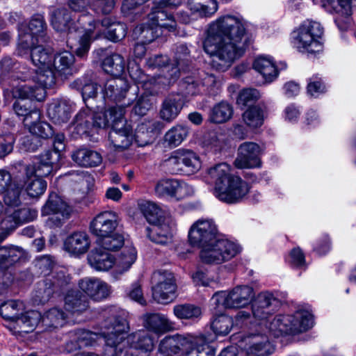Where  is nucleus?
Here are the masks:
<instances>
[{"label":"nucleus","mask_w":356,"mask_h":356,"mask_svg":"<svg viewBox=\"0 0 356 356\" xmlns=\"http://www.w3.org/2000/svg\"><path fill=\"white\" fill-rule=\"evenodd\" d=\"M208 175L215 184V194L218 192V186H225L234 177L230 175V167L226 163H219L209 168Z\"/></svg>","instance_id":"obj_36"},{"label":"nucleus","mask_w":356,"mask_h":356,"mask_svg":"<svg viewBox=\"0 0 356 356\" xmlns=\"http://www.w3.org/2000/svg\"><path fill=\"white\" fill-rule=\"evenodd\" d=\"M22 304L17 300H8L0 306V315L5 319L17 322L19 312L22 310Z\"/></svg>","instance_id":"obj_61"},{"label":"nucleus","mask_w":356,"mask_h":356,"mask_svg":"<svg viewBox=\"0 0 356 356\" xmlns=\"http://www.w3.org/2000/svg\"><path fill=\"white\" fill-rule=\"evenodd\" d=\"M134 33L136 35H138L141 42L148 44L152 42L161 33H159L158 29L149 22L148 24L137 26L134 30Z\"/></svg>","instance_id":"obj_63"},{"label":"nucleus","mask_w":356,"mask_h":356,"mask_svg":"<svg viewBox=\"0 0 356 356\" xmlns=\"http://www.w3.org/2000/svg\"><path fill=\"white\" fill-rule=\"evenodd\" d=\"M24 187V182L15 177L13 184L5 190L4 202L6 204L17 207L20 204V194Z\"/></svg>","instance_id":"obj_54"},{"label":"nucleus","mask_w":356,"mask_h":356,"mask_svg":"<svg viewBox=\"0 0 356 356\" xmlns=\"http://www.w3.org/2000/svg\"><path fill=\"white\" fill-rule=\"evenodd\" d=\"M88 261L90 266L98 271L108 270L115 263L114 257L99 247L90 252L88 255Z\"/></svg>","instance_id":"obj_32"},{"label":"nucleus","mask_w":356,"mask_h":356,"mask_svg":"<svg viewBox=\"0 0 356 356\" xmlns=\"http://www.w3.org/2000/svg\"><path fill=\"white\" fill-rule=\"evenodd\" d=\"M184 100L180 94H170L163 101L159 111L160 118L165 122H172L180 113Z\"/></svg>","instance_id":"obj_22"},{"label":"nucleus","mask_w":356,"mask_h":356,"mask_svg":"<svg viewBox=\"0 0 356 356\" xmlns=\"http://www.w3.org/2000/svg\"><path fill=\"white\" fill-rule=\"evenodd\" d=\"M274 349L266 335H253L245 351L248 356H268Z\"/></svg>","instance_id":"obj_30"},{"label":"nucleus","mask_w":356,"mask_h":356,"mask_svg":"<svg viewBox=\"0 0 356 356\" xmlns=\"http://www.w3.org/2000/svg\"><path fill=\"white\" fill-rule=\"evenodd\" d=\"M93 114L89 110L79 111L73 120L74 129L79 136L88 134L93 127Z\"/></svg>","instance_id":"obj_46"},{"label":"nucleus","mask_w":356,"mask_h":356,"mask_svg":"<svg viewBox=\"0 0 356 356\" xmlns=\"http://www.w3.org/2000/svg\"><path fill=\"white\" fill-rule=\"evenodd\" d=\"M293 318V334L305 332L313 325V318L311 314L307 312H297Z\"/></svg>","instance_id":"obj_56"},{"label":"nucleus","mask_w":356,"mask_h":356,"mask_svg":"<svg viewBox=\"0 0 356 356\" xmlns=\"http://www.w3.org/2000/svg\"><path fill=\"white\" fill-rule=\"evenodd\" d=\"M83 26L86 25L92 26L97 30L98 35H105V37L113 42H118L122 40L127 33L126 26L122 23L114 22L111 17H104L101 22L94 20L88 14L82 15L78 19Z\"/></svg>","instance_id":"obj_7"},{"label":"nucleus","mask_w":356,"mask_h":356,"mask_svg":"<svg viewBox=\"0 0 356 356\" xmlns=\"http://www.w3.org/2000/svg\"><path fill=\"white\" fill-rule=\"evenodd\" d=\"M188 129L182 124H177L168 130L164 136V141L170 147L179 146L188 136Z\"/></svg>","instance_id":"obj_50"},{"label":"nucleus","mask_w":356,"mask_h":356,"mask_svg":"<svg viewBox=\"0 0 356 356\" xmlns=\"http://www.w3.org/2000/svg\"><path fill=\"white\" fill-rule=\"evenodd\" d=\"M57 76H58L57 72L52 67H40L36 75L38 87H42L44 90L45 88H51L56 83Z\"/></svg>","instance_id":"obj_64"},{"label":"nucleus","mask_w":356,"mask_h":356,"mask_svg":"<svg viewBox=\"0 0 356 356\" xmlns=\"http://www.w3.org/2000/svg\"><path fill=\"white\" fill-rule=\"evenodd\" d=\"M71 158L76 164L83 167H95L102 161L101 154L87 147H80L72 152Z\"/></svg>","instance_id":"obj_31"},{"label":"nucleus","mask_w":356,"mask_h":356,"mask_svg":"<svg viewBox=\"0 0 356 356\" xmlns=\"http://www.w3.org/2000/svg\"><path fill=\"white\" fill-rule=\"evenodd\" d=\"M22 181L24 182L26 191L31 197H39L46 191L47 182L40 177L34 175L33 177L28 178L24 174V177Z\"/></svg>","instance_id":"obj_51"},{"label":"nucleus","mask_w":356,"mask_h":356,"mask_svg":"<svg viewBox=\"0 0 356 356\" xmlns=\"http://www.w3.org/2000/svg\"><path fill=\"white\" fill-rule=\"evenodd\" d=\"M106 332H104L106 343L102 356H119L126 348L123 342V333L129 330L126 318L122 316H113L104 322Z\"/></svg>","instance_id":"obj_2"},{"label":"nucleus","mask_w":356,"mask_h":356,"mask_svg":"<svg viewBox=\"0 0 356 356\" xmlns=\"http://www.w3.org/2000/svg\"><path fill=\"white\" fill-rule=\"evenodd\" d=\"M293 318L291 315L275 316L268 325L269 330L275 336L293 334Z\"/></svg>","instance_id":"obj_47"},{"label":"nucleus","mask_w":356,"mask_h":356,"mask_svg":"<svg viewBox=\"0 0 356 356\" xmlns=\"http://www.w3.org/2000/svg\"><path fill=\"white\" fill-rule=\"evenodd\" d=\"M218 237L216 225L209 220L197 221L192 225L188 233L191 243L201 247Z\"/></svg>","instance_id":"obj_12"},{"label":"nucleus","mask_w":356,"mask_h":356,"mask_svg":"<svg viewBox=\"0 0 356 356\" xmlns=\"http://www.w3.org/2000/svg\"><path fill=\"white\" fill-rule=\"evenodd\" d=\"M254 293L249 286H237L229 292H216L211 298V301L216 306L222 305L225 308L238 309L249 305Z\"/></svg>","instance_id":"obj_6"},{"label":"nucleus","mask_w":356,"mask_h":356,"mask_svg":"<svg viewBox=\"0 0 356 356\" xmlns=\"http://www.w3.org/2000/svg\"><path fill=\"white\" fill-rule=\"evenodd\" d=\"M41 42H36V37L26 29V26H22L19 31L17 44V54L20 56L26 55L32 51L36 45Z\"/></svg>","instance_id":"obj_48"},{"label":"nucleus","mask_w":356,"mask_h":356,"mask_svg":"<svg viewBox=\"0 0 356 356\" xmlns=\"http://www.w3.org/2000/svg\"><path fill=\"white\" fill-rule=\"evenodd\" d=\"M295 33V44L300 51L314 54L323 50V44L319 39L323 34V28L320 23L304 22Z\"/></svg>","instance_id":"obj_4"},{"label":"nucleus","mask_w":356,"mask_h":356,"mask_svg":"<svg viewBox=\"0 0 356 356\" xmlns=\"http://www.w3.org/2000/svg\"><path fill=\"white\" fill-rule=\"evenodd\" d=\"M164 129V124L159 120H145L139 124L135 131L134 138L138 146L152 143Z\"/></svg>","instance_id":"obj_16"},{"label":"nucleus","mask_w":356,"mask_h":356,"mask_svg":"<svg viewBox=\"0 0 356 356\" xmlns=\"http://www.w3.org/2000/svg\"><path fill=\"white\" fill-rule=\"evenodd\" d=\"M250 42L243 19L227 15L209 25L203 48L212 57V67L225 72L244 54Z\"/></svg>","instance_id":"obj_1"},{"label":"nucleus","mask_w":356,"mask_h":356,"mask_svg":"<svg viewBox=\"0 0 356 356\" xmlns=\"http://www.w3.org/2000/svg\"><path fill=\"white\" fill-rule=\"evenodd\" d=\"M119 222L118 215L113 211H104L97 214L90 222L91 233L99 238L113 233Z\"/></svg>","instance_id":"obj_15"},{"label":"nucleus","mask_w":356,"mask_h":356,"mask_svg":"<svg viewBox=\"0 0 356 356\" xmlns=\"http://www.w3.org/2000/svg\"><path fill=\"white\" fill-rule=\"evenodd\" d=\"M51 279H47L45 288H40L37 296L41 302L47 301L54 292V288H61L67 285L70 280L69 275L64 268H56L51 272Z\"/></svg>","instance_id":"obj_18"},{"label":"nucleus","mask_w":356,"mask_h":356,"mask_svg":"<svg viewBox=\"0 0 356 356\" xmlns=\"http://www.w3.org/2000/svg\"><path fill=\"white\" fill-rule=\"evenodd\" d=\"M330 12L333 13L334 22L340 31H346L350 26L351 8L349 0H327Z\"/></svg>","instance_id":"obj_19"},{"label":"nucleus","mask_w":356,"mask_h":356,"mask_svg":"<svg viewBox=\"0 0 356 356\" xmlns=\"http://www.w3.org/2000/svg\"><path fill=\"white\" fill-rule=\"evenodd\" d=\"M42 212L43 215H60L63 220L70 218L72 208L59 195L55 193L49 195V198L43 206Z\"/></svg>","instance_id":"obj_26"},{"label":"nucleus","mask_w":356,"mask_h":356,"mask_svg":"<svg viewBox=\"0 0 356 356\" xmlns=\"http://www.w3.org/2000/svg\"><path fill=\"white\" fill-rule=\"evenodd\" d=\"M242 118L247 126L252 129L257 128L264 123V111L258 106L250 107L243 113Z\"/></svg>","instance_id":"obj_60"},{"label":"nucleus","mask_w":356,"mask_h":356,"mask_svg":"<svg viewBox=\"0 0 356 356\" xmlns=\"http://www.w3.org/2000/svg\"><path fill=\"white\" fill-rule=\"evenodd\" d=\"M261 148L253 142H245L240 145L238 155L234 164L237 168H252L260 166Z\"/></svg>","instance_id":"obj_14"},{"label":"nucleus","mask_w":356,"mask_h":356,"mask_svg":"<svg viewBox=\"0 0 356 356\" xmlns=\"http://www.w3.org/2000/svg\"><path fill=\"white\" fill-rule=\"evenodd\" d=\"M281 302L272 293L262 291L254 298L252 304V313L259 321L268 319L280 307Z\"/></svg>","instance_id":"obj_11"},{"label":"nucleus","mask_w":356,"mask_h":356,"mask_svg":"<svg viewBox=\"0 0 356 356\" xmlns=\"http://www.w3.org/2000/svg\"><path fill=\"white\" fill-rule=\"evenodd\" d=\"M88 304L87 297L79 291H69L65 298V307L72 314H80L86 311Z\"/></svg>","instance_id":"obj_37"},{"label":"nucleus","mask_w":356,"mask_h":356,"mask_svg":"<svg viewBox=\"0 0 356 356\" xmlns=\"http://www.w3.org/2000/svg\"><path fill=\"white\" fill-rule=\"evenodd\" d=\"M60 159L57 153H51L50 149L46 150L35 157L32 164L25 167V175L28 178L34 175L40 177L51 175L59 168Z\"/></svg>","instance_id":"obj_9"},{"label":"nucleus","mask_w":356,"mask_h":356,"mask_svg":"<svg viewBox=\"0 0 356 356\" xmlns=\"http://www.w3.org/2000/svg\"><path fill=\"white\" fill-rule=\"evenodd\" d=\"M72 106V103L66 99L54 100L48 106V116L54 124H65L71 118Z\"/></svg>","instance_id":"obj_21"},{"label":"nucleus","mask_w":356,"mask_h":356,"mask_svg":"<svg viewBox=\"0 0 356 356\" xmlns=\"http://www.w3.org/2000/svg\"><path fill=\"white\" fill-rule=\"evenodd\" d=\"M103 70L114 76H120L124 70L125 62L123 57L118 54L107 56L102 63Z\"/></svg>","instance_id":"obj_49"},{"label":"nucleus","mask_w":356,"mask_h":356,"mask_svg":"<svg viewBox=\"0 0 356 356\" xmlns=\"http://www.w3.org/2000/svg\"><path fill=\"white\" fill-rule=\"evenodd\" d=\"M212 330L218 335H227L233 327V319L227 315L215 316L211 324Z\"/></svg>","instance_id":"obj_62"},{"label":"nucleus","mask_w":356,"mask_h":356,"mask_svg":"<svg viewBox=\"0 0 356 356\" xmlns=\"http://www.w3.org/2000/svg\"><path fill=\"white\" fill-rule=\"evenodd\" d=\"M155 192L159 196H168L181 200L191 195L194 191L192 186L184 181L175 179H165L156 184Z\"/></svg>","instance_id":"obj_13"},{"label":"nucleus","mask_w":356,"mask_h":356,"mask_svg":"<svg viewBox=\"0 0 356 356\" xmlns=\"http://www.w3.org/2000/svg\"><path fill=\"white\" fill-rule=\"evenodd\" d=\"M13 109L18 116L24 117L23 122L24 126L33 120L38 121L40 120V112L35 107H28L26 104L21 102H16L13 104Z\"/></svg>","instance_id":"obj_57"},{"label":"nucleus","mask_w":356,"mask_h":356,"mask_svg":"<svg viewBox=\"0 0 356 356\" xmlns=\"http://www.w3.org/2000/svg\"><path fill=\"white\" fill-rule=\"evenodd\" d=\"M181 3V0H161L152 8L148 15L149 22L158 29H164L168 31H174L177 28V22L174 17L167 13L165 9L175 8Z\"/></svg>","instance_id":"obj_8"},{"label":"nucleus","mask_w":356,"mask_h":356,"mask_svg":"<svg viewBox=\"0 0 356 356\" xmlns=\"http://www.w3.org/2000/svg\"><path fill=\"white\" fill-rule=\"evenodd\" d=\"M40 321H42V318L39 312L29 311L17 318L15 328L18 332L29 333L35 329Z\"/></svg>","instance_id":"obj_41"},{"label":"nucleus","mask_w":356,"mask_h":356,"mask_svg":"<svg viewBox=\"0 0 356 356\" xmlns=\"http://www.w3.org/2000/svg\"><path fill=\"white\" fill-rule=\"evenodd\" d=\"M123 333V342L125 348L131 346L151 353L154 350V343L153 337L145 330H139L125 337Z\"/></svg>","instance_id":"obj_25"},{"label":"nucleus","mask_w":356,"mask_h":356,"mask_svg":"<svg viewBox=\"0 0 356 356\" xmlns=\"http://www.w3.org/2000/svg\"><path fill=\"white\" fill-rule=\"evenodd\" d=\"M173 314L178 319L194 321L201 316L202 310L193 304H179L174 307Z\"/></svg>","instance_id":"obj_55"},{"label":"nucleus","mask_w":356,"mask_h":356,"mask_svg":"<svg viewBox=\"0 0 356 356\" xmlns=\"http://www.w3.org/2000/svg\"><path fill=\"white\" fill-rule=\"evenodd\" d=\"M147 236L151 241L158 244H167L172 241V234L169 226L159 223L151 227H147Z\"/></svg>","instance_id":"obj_44"},{"label":"nucleus","mask_w":356,"mask_h":356,"mask_svg":"<svg viewBox=\"0 0 356 356\" xmlns=\"http://www.w3.org/2000/svg\"><path fill=\"white\" fill-rule=\"evenodd\" d=\"M74 56L68 51L58 52L53 56L51 67L61 78L66 79L74 72Z\"/></svg>","instance_id":"obj_28"},{"label":"nucleus","mask_w":356,"mask_h":356,"mask_svg":"<svg viewBox=\"0 0 356 356\" xmlns=\"http://www.w3.org/2000/svg\"><path fill=\"white\" fill-rule=\"evenodd\" d=\"M253 68L263 76L266 82L273 81L278 74L273 61L265 56L257 58L253 63Z\"/></svg>","instance_id":"obj_39"},{"label":"nucleus","mask_w":356,"mask_h":356,"mask_svg":"<svg viewBox=\"0 0 356 356\" xmlns=\"http://www.w3.org/2000/svg\"><path fill=\"white\" fill-rule=\"evenodd\" d=\"M152 297L161 304H168L176 297L177 284L173 273L168 270H159L152 277Z\"/></svg>","instance_id":"obj_5"},{"label":"nucleus","mask_w":356,"mask_h":356,"mask_svg":"<svg viewBox=\"0 0 356 356\" xmlns=\"http://www.w3.org/2000/svg\"><path fill=\"white\" fill-rule=\"evenodd\" d=\"M140 209L147 221L152 226L162 222L161 211L154 203H142L140 204Z\"/></svg>","instance_id":"obj_58"},{"label":"nucleus","mask_w":356,"mask_h":356,"mask_svg":"<svg viewBox=\"0 0 356 356\" xmlns=\"http://www.w3.org/2000/svg\"><path fill=\"white\" fill-rule=\"evenodd\" d=\"M201 248L200 257L202 262L209 264H220L227 261L241 251L236 243L220 236Z\"/></svg>","instance_id":"obj_3"},{"label":"nucleus","mask_w":356,"mask_h":356,"mask_svg":"<svg viewBox=\"0 0 356 356\" xmlns=\"http://www.w3.org/2000/svg\"><path fill=\"white\" fill-rule=\"evenodd\" d=\"M102 329L104 330L101 333H96L89 330H79L76 332L78 347L92 346H95L98 341L104 339V332H106L103 324Z\"/></svg>","instance_id":"obj_59"},{"label":"nucleus","mask_w":356,"mask_h":356,"mask_svg":"<svg viewBox=\"0 0 356 356\" xmlns=\"http://www.w3.org/2000/svg\"><path fill=\"white\" fill-rule=\"evenodd\" d=\"M15 98L22 99H35L42 101L45 97V90L42 87H38L35 83L19 84L12 90Z\"/></svg>","instance_id":"obj_33"},{"label":"nucleus","mask_w":356,"mask_h":356,"mask_svg":"<svg viewBox=\"0 0 356 356\" xmlns=\"http://www.w3.org/2000/svg\"><path fill=\"white\" fill-rule=\"evenodd\" d=\"M42 324L47 329H56L63 327L67 322V314L58 307H53L42 316Z\"/></svg>","instance_id":"obj_38"},{"label":"nucleus","mask_w":356,"mask_h":356,"mask_svg":"<svg viewBox=\"0 0 356 356\" xmlns=\"http://www.w3.org/2000/svg\"><path fill=\"white\" fill-rule=\"evenodd\" d=\"M79 24L84 28L86 30L75 29L74 31H70L68 33V39L67 42L69 44L70 40L78 38L77 47L76 48L75 52L77 56L83 58L88 52L91 43V38L92 33L95 31L92 26H89L88 28H86V25L83 26L79 22Z\"/></svg>","instance_id":"obj_27"},{"label":"nucleus","mask_w":356,"mask_h":356,"mask_svg":"<svg viewBox=\"0 0 356 356\" xmlns=\"http://www.w3.org/2000/svg\"><path fill=\"white\" fill-rule=\"evenodd\" d=\"M47 43H40L36 45L31 51V58L35 66L40 67H49L52 65V49L46 47Z\"/></svg>","instance_id":"obj_40"},{"label":"nucleus","mask_w":356,"mask_h":356,"mask_svg":"<svg viewBox=\"0 0 356 356\" xmlns=\"http://www.w3.org/2000/svg\"><path fill=\"white\" fill-rule=\"evenodd\" d=\"M188 5L193 15L201 17L211 16L218 10L216 0H188Z\"/></svg>","instance_id":"obj_43"},{"label":"nucleus","mask_w":356,"mask_h":356,"mask_svg":"<svg viewBox=\"0 0 356 356\" xmlns=\"http://www.w3.org/2000/svg\"><path fill=\"white\" fill-rule=\"evenodd\" d=\"M188 343L186 337L179 334L167 336L161 341L159 350L167 356H172L186 348Z\"/></svg>","instance_id":"obj_34"},{"label":"nucleus","mask_w":356,"mask_h":356,"mask_svg":"<svg viewBox=\"0 0 356 356\" xmlns=\"http://www.w3.org/2000/svg\"><path fill=\"white\" fill-rule=\"evenodd\" d=\"M232 115V106L226 102H221L211 110L209 118L214 123H223L228 121Z\"/></svg>","instance_id":"obj_53"},{"label":"nucleus","mask_w":356,"mask_h":356,"mask_svg":"<svg viewBox=\"0 0 356 356\" xmlns=\"http://www.w3.org/2000/svg\"><path fill=\"white\" fill-rule=\"evenodd\" d=\"M108 140L118 150L128 148L133 140L132 127L129 124H114L108 134Z\"/></svg>","instance_id":"obj_20"},{"label":"nucleus","mask_w":356,"mask_h":356,"mask_svg":"<svg viewBox=\"0 0 356 356\" xmlns=\"http://www.w3.org/2000/svg\"><path fill=\"white\" fill-rule=\"evenodd\" d=\"M143 325L145 331L161 334L173 328V323L165 315L154 313L143 316Z\"/></svg>","instance_id":"obj_23"},{"label":"nucleus","mask_w":356,"mask_h":356,"mask_svg":"<svg viewBox=\"0 0 356 356\" xmlns=\"http://www.w3.org/2000/svg\"><path fill=\"white\" fill-rule=\"evenodd\" d=\"M24 254L23 249L18 246H0V268L6 269L17 261Z\"/></svg>","instance_id":"obj_45"},{"label":"nucleus","mask_w":356,"mask_h":356,"mask_svg":"<svg viewBox=\"0 0 356 356\" xmlns=\"http://www.w3.org/2000/svg\"><path fill=\"white\" fill-rule=\"evenodd\" d=\"M47 28L43 16L35 15L31 19L26 29L36 37V42L49 43L50 38L47 34Z\"/></svg>","instance_id":"obj_42"},{"label":"nucleus","mask_w":356,"mask_h":356,"mask_svg":"<svg viewBox=\"0 0 356 356\" xmlns=\"http://www.w3.org/2000/svg\"><path fill=\"white\" fill-rule=\"evenodd\" d=\"M78 285L82 292L96 301L104 300L110 294L108 285L97 277H84L79 281Z\"/></svg>","instance_id":"obj_17"},{"label":"nucleus","mask_w":356,"mask_h":356,"mask_svg":"<svg viewBox=\"0 0 356 356\" xmlns=\"http://www.w3.org/2000/svg\"><path fill=\"white\" fill-rule=\"evenodd\" d=\"M129 90L128 82L120 78L108 79L104 86V97L115 102H124Z\"/></svg>","instance_id":"obj_24"},{"label":"nucleus","mask_w":356,"mask_h":356,"mask_svg":"<svg viewBox=\"0 0 356 356\" xmlns=\"http://www.w3.org/2000/svg\"><path fill=\"white\" fill-rule=\"evenodd\" d=\"M249 191L248 183L239 177L234 176L225 186H218L215 195L222 202L233 204L242 201Z\"/></svg>","instance_id":"obj_10"},{"label":"nucleus","mask_w":356,"mask_h":356,"mask_svg":"<svg viewBox=\"0 0 356 356\" xmlns=\"http://www.w3.org/2000/svg\"><path fill=\"white\" fill-rule=\"evenodd\" d=\"M90 247L88 235L83 232H74L67 236L64 242L65 250L72 254H82Z\"/></svg>","instance_id":"obj_29"},{"label":"nucleus","mask_w":356,"mask_h":356,"mask_svg":"<svg viewBox=\"0 0 356 356\" xmlns=\"http://www.w3.org/2000/svg\"><path fill=\"white\" fill-rule=\"evenodd\" d=\"M97 246L106 251H117L120 249L124 243L123 235L119 233H111L97 238Z\"/></svg>","instance_id":"obj_52"},{"label":"nucleus","mask_w":356,"mask_h":356,"mask_svg":"<svg viewBox=\"0 0 356 356\" xmlns=\"http://www.w3.org/2000/svg\"><path fill=\"white\" fill-rule=\"evenodd\" d=\"M51 24L57 31H72V26L74 24L70 12L66 8H58L51 13Z\"/></svg>","instance_id":"obj_35"}]
</instances>
